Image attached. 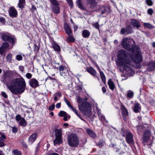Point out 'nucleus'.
<instances>
[{"instance_id": "nucleus-1", "label": "nucleus", "mask_w": 155, "mask_h": 155, "mask_svg": "<svg viewBox=\"0 0 155 155\" xmlns=\"http://www.w3.org/2000/svg\"><path fill=\"white\" fill-rule=\"evenodd\" d=\"M118 60L116 64L118 66L123 68L126 71V73L129 75L133 74L134 72L133 70L127 65L131 64L126 51L124 50H120L118 52Z\"/></svg>"}, {"instance_id": "nucleus-2", "label": "nucleus", "mask_w": 155, "mask_h": 155, "mask_svg": "<svg viewBox=\"0 0 155 155\" xmlns=\"http://www.w3.org/2000/svg\"><path fill=\"white\" fill-rule=\"evenodd\" d=\"M8 87L13 94L17 95L23 93L26 88V83L25 80L22 77L15 78L11 81L10 85Z\"/></svg>"}, {"instance_id": "nucleus-3", "label": "nucleus", "mask_w": 155, "mask_h": 155, "mask_svg": "<svg viewBox=\"0 0 155 155\" xmlns=\"http://www.w3.org/2000/svg\"><path fill=\"white\" fill-rule=\"evenodd\" d=\"M134 40L127 37H125L122 39L121 45L123 48L128 51L131 50V52L137 49L134 47Z\"/></svg>"}, {"instance_id": "nucleus-4", "label": "nucleus", "mask_w": 155, "mask_h": 155, "mask_svg": "<svg viewBox=\"0 0 155 155\" xmlns=\"http://www.w3.org/2000/svg\"><path fill=\"white\" fill-rule=\"evenodd\" d=\"M79 110L85 115L88 117L91 115V107L90 104L88 102L84 101L81 104L78 105Z\"/></svg>"}, {"instance_id": "nucleus-5", "label": "nucleus", "mask_w": 155, "mask_h": 155, "mask_svg": "<svg viewBox=\"0 0 155 155\" xmlns=\"http://www.w3.org/2000/svg\"><path fill=\"white\" fill-rule=\"evenodd\" d=\"M130 57L132 60L136 64H139L142 61V58L139 49H136L132 52V54Z\"/></svg>"}, {"instance_id": "nucleus-6", "label": "nucleus", "mask_w": 155, "mask_h": 155, "mask_svg": "<svg viewBox=\"0 0 155 155\" xmlns=\"http://www.w3.org/2000/svg\"><path fill=\"white\" fill-rule=\"evenodd\" d=\"M69 146L72 147H75L79 144L78 139L76 134H71L67 138Z\"/></svg>"}, {"instance_id": "nucleus-7", "label": "nucleus", "mask_w": 155, "mask_h": 155, "mask_svg": "<svg viewBox=\"0 0 155 155\" xmlns=\"http://www.w3.org/2000/svg\"><path fill=\"white\" fill-rule=\"evenodd\" d=\"M62 130L61 128L55 129L54 130L55 139L53 142L54 145L56 144H60L62 142Z\"/></svg>"}, {"instance_id": "nucleus-8", "label": "nucleus", "mask_w": 155, "mask_h": 155, "mask_svg": "<svg viewBox=\"0 0 155 155\" xmlns=\"http://www.w3.org/2000/svg\"><path fill=\"white\" fill-rule=\"evenodd\" d=\"M2 38L4 41H8L13 43L15 42V39L12 37L11 35L8 33H3L2 34Z\"/></svg>"}, {"instance_id": "nucleus-9", "label": "nucleus", "mask_w": 155, "mask_h": 155, "mask_svg": "<svg viewBox=\"0 0 155 155\" xmlns=\"http://www.w3.org/2000/svg\"><path fill=\"white\" fill-rule=\"evenodd\" d=\"M97 11L101 15L105 13L107 14L110 12V9L108 7L103 5L100 6L99 9L97 10Z\"/></svg>"}, {"instance_id": "nucleus-10", "label": "nucleus", "mask_w": 155, "mask_h": 155, "mask_svg": "<svg viewBox=\"0 0 155 155\" xmlns=\"http://www.w3.org/2000/svg\"><path fill=\"white\" fill-rule=\"evenodd\" d=\"M29 83L30 86L33 88L39 86L38 81L35 78L31 79L29 81Z\"/></svg>"}, {"instance_id": "nucleus-11", "label": "nucleus", "mask_w": 155, "mask_h": 155, "mask_svg": "<svg viewBox=\"0 0 155 155\" xmlns=\"http://www.w3.org/2000/svg\"><path fill=\"white\" fill-rule=\"evenodd\" d=\"M126 140L129 144H133L134 143L133 136L131 133L129 132L127 133L126 137Z\"/></svg>"}, {"instance_id": "nucleus-12", "label": "nucleus", "mask_w": 155, "mask_h": 155, "mask_svg": "<svg viewBox=\"0 0 155 155\" xmlns=\"http://www.w3.org/2000/svg\"><path fill=\"white\" fill-rule=\"evenodd\" d=\"M86 70L92 75L94 77L97 78L98 79H99L98 78L97 75V73L96 71L92 67H87Z\"/></svg>"}, {"instance_id": "nucleus-13", "label": "nucleus", "mask_w": 155, "mask_h": 155, "mask_svg": "<svg viewBox=\"0 0 155 155\" xmlns=\"http://www.w3.org/2000/svg\"><path fill=\"white\" fill-rule=\"evenodd\" d=\"M8 46L9 45L7 43H3L2 47L0 48V54H3L5 52Z\"/></svg>"}, {"instance_id": "nucleus-14", "label": "nucleus", "mask_w": 155, "mask_h": 155, "mask_svg": "<svg viewBox=\"0 0 155 155\" xmlns=\"http://www.w3.org/2000/svg\"><path fill=\"white\" fill-rule=\"evenodd\" d=\"M130 23L132 26L137 28H139L140 26V24L139 22L134 19L131 20Z\"/></svg>"}, {"instance_id": "nucleus-15", "label": "nucleus", "mask_w": 155, "mask_h": 155, "mask_svg": "<svg viewBox=\"0 0 155 155\" xmlns=\"http://www.w3.org/2000/svg\"><path fill=\"white\" fill-rule=\"evenodd\" d=\"M9 15L11 17H15L17 15V12L16 9L13 7L10 8L9 10Z\"/></svg>"}, {"instance_id": "nucleus-16", "label": "nucleus", "mask_w": 155, "mask_h": 155, "mask_svg": "<svg viewBox=\"0 0 155 155\" xmlns=\"http://www.w3.org/2000/svg\"><path fill=\"white\" fill-rule=\"evenodd\" d=\"M121 108L122 110L123 117L124 120H126L128 115V112L124 106H122Z\"/></svg>"}, {"instance_id": "nucleus-17", "label": "nucleus", "mask_w": 155, "mask_h": 155, "mask_svg": "<svg viewBox=\"0 0 155 155\" xmlns=\"http://www.w3.org/2000/svg\"><path fill=\"white\" fill-rule=\"evenodd\" d=\"M37 137V134L34 133L31 135L29 137L28 142L30 144H32L36 140Z\"/></svg>"}, {"instance_id": "nucleus-18", "label": "nucleus", "mask_w": 155, "mask_h": 155, "mask_svg": "<svg viewBox=\"0 0 155 155\" xmlns=\"http://www.w3.org/2000/svg\"><path fill=\"white\" fill-rule=\"evenodd\" d=\"M86 132L87 134L91 137L94 138L96 137L95 133L89 128H87L86 130Z\"/></svg>"}, {"instance_id": "nucleus-19", "label": "nucleus", "mask_w": 155, "mask_h": 155, "mask_svg": "<svg viewBox=\"0 0 155 155\" xmlns=\"http://www.w3.org/2000/svg\"><path fill=\"white\" fill-rule=\"evenodd\" d=\"M64 29L68 35H72L71 29L69 25L67 24H65L64 26Z\"/></svg>"}, {"instance_id": "nucleus-20", "label": "nucleus", "mask_w": 155, "mask_h": 155, "mask_svg": "<svg viewBox=\"0 0 155 155\" xmlns=\"http://www.w3.org/2000/svg\"><path fill=\"white\" fill-rule=\"evenodd\" d=\"M155 69V62L151 61L148 65L147 70L152 71Z\"/></svg>"}, {"instance_id": "nucleus-21", "label": "nucleus", "mask_w": 155, "mask_h": 155, "mask_svg": "<svg viewBox=\"0 0 155 155\" xmlns=\"http://www.w3.org/2000/svg\"><path fill=\"white\" fill-rule=\"evenodd\" d=\"M90 35V32L86 29L83 30L82 32V35L84 38L89 37Z\"/></svg>"}, {"instance_id": "nucleus-22", "label": "nucleus", "mask_w": 155, "mask_h": 155, "mask_svg": "<svg viewBox=\"0 0 155 155\" xmlns=\"http://www.w3.org/2000/svg\"><path fill=\"white\" fill-rule=\"evenodd\" d=\"M141 110V106L139 103H136L134 104V111L135 113H137Z\"/></svg>"}, {"instance_id": "nucleus-23", "label": "nucleus", "mask_w": 155, "mask_h": 155, "mask_svg": "<svg viewBox=\"0 0 155 155\" xmlns=\"http://www.w3.org/2000/svg\"><path fill=\"white\" fill-rule=\"evenodd\" d=\"M108 84L111 90H113L114 89L115 86L114 82L112 81L111 79H110L109 80Z\"/></svg>"}, {"instance_id": "nucleus-24", "label": "nucleus", "mask_w": 155, "mask_h": 155, "mask_svg": "<svg viewBox=\"0 0 155 155\" xmlns=\"http://www.w3.org/2000/svg\"><path fill=\"white\" fill-rule=\"evenodd\" d=\"M127 97L128 99H131L133 97L134 95L133 91L131 90H129L127 91Z\"/></svg>"}, {"instance_id": "nucleus-25", "label": "nucleus", "mask_w": 155, "mask_h": 155, "mask_svg": "<svg viewBox=\"0 0 155 155\" xmlns=\"http://www.w3.org/2000/svg\"><path fill=\"white\" fill-rule=\"evenodd\" d=\"M52 9L53 12L56 14H58L60 12V9L58 5L53 6Z\"/></svg>"}, {"instance_id": "nucleus-26", "label": "nucleus", "mask_w": 155, "mask_h": 155, "mask_svg": "<svg viewBox=\"0 0 155 155\" xmlns=\"http://www.w3.org/2000/svg\"><path fill=\"white\" fill-rule=\"evenodd\" d=\"M25 2V0H19V2L18 4V7L21 8H23Z\"/></svg>"}, {"instance_id": "nucleus-27", "label": "nucleus", "mask_w": 155, "mask_h": 155, "mask_svg": "<svg viewBox=\"0 0 155 155\" xmlns=\"http://www.w3.org/2000/svg\"><path fill=\"white\" fill-rule=\"evenodd\" d=\"M52 47L55 50L59 51L60 50V48L59 46L56 44L54 43H53Z\"/></svg>"}, {"instance_id": "nucleus-28", "label": "nucleus", "mask_w": 155, "mask_h": 155, "mask_svg": "<svg viewBox=\"0 0 155 155\" xmlns=\"http://www.w3.org/2000/svg\"><path fill=\"white\" fill-rule=\"evenodd\" d=\"M12 73L11 71H6L4 73V78L5 79L6 78L10 77L12 75Z\"/></svg>"}, {"instance_id": "nucleus-29", "label": "nucleus", "mask_w": 155, "mask_h": 155, "mask_svg": "<svg viewBox=\"0 0 155 155\" xmlns=\"http://www.w3.org/2000/svg\"><path fill=\"white\" fill-rule=\"evenodd\" d=\"M68 37L67 38V41L69 42H73L74 41L75 39L72 36V34L68 35Z\"/></svg>"}, {"instance_id": "nucleus-30", "label": "nucleus", "mask_w": 155, "mask_h": 155, "mask_svg": "<svg viewBox=\"0 0 155 155\" xmlns=\"http://www.w3.org/2000/svg\"><path fill=\"white\" fill-rule=\"evenodd\" d=\"M143 25L144 27L148 28H154V26L149 23H144Z\"/></svg>"}, {"instance_id": "nucleus-31", "label": "nucleus", "mask_w": 155, "mask_h": 155, "mask_svg": "<svg viewBox=\"0 0 155 155\" xmlns=\"http://www.w3.org/2000/svg\"><path fill=\"white\" fill-rule=\"evenodd\" d=\"M150 139V136L148 135H147L146 134H144L143 136V141L145 143H147L148 142Z\"/></svg>"}, {"instance_id": "nucleus-32", "label": "nucleus", "mask_w": 155, "mask_h": 155, "mask_svg": "<svg viewBox=\"0 0 155 155\" xmlns=\"http://www.w3.org/2000/svg\"><path fill=\"white\" fill-rule=\"evenodd\" d=\"M100 73L101 78L102 81L104 83L105 82L106 78L103 72L102 71H100Z\"/></svg>"}, {"instance_id": "nucleus-33", "label": "nucleus", "mask_w": 155, "mask_h": 155, "mask_svg": "<svg viewBox=\"0 0 155 155\" xmlns=\"http://www.w3.org/2000/svg\"><path fill=\"white\" fill-rule=\"evenodd\" d=\"M126 32L127 33V34H130L133 32L132 28L130 26H127L126 28Z\"/></svg>"}, {"instance_id": "nucleus-34", "label": "nucleus", "mask_w": 155, "mask_h": 155, "mask_svg": "<svg viewBox=\"0 0 155 155\" xmlns=\"http://www.w3.org/2000/svg\"><path fill=\"white\" fill-rule=\"evenodd\" d=\"M19 124L21 126H25L26 125V122L24 118H22V119L20 121Z\"/></svg>"}, {"instance_id": "nucleus-35", "label": "nucleus", "mask_w": 155, "mask_h": 155, "mask_svg": "<svg viewBox=\"0 0 155 155\" xmlns=\"http://www.w3.org/2000/svg\"><path fill=\"white\" fill-rule=\"evenodd\" d=\"M99 117L100 119L103 122H108V121L106 120L105 117L103 115L100 114L99 115Z\"/></svg>"}, {"instance_id": "nucleus-36", "label": "nucleus", "mask_w": 155, "mask_h": 155, "mask_svg": "<svg viewBox=\"0 0 155 155\" xmlns=\"http://www.w3.org/2000/svg\"><path fill=\"white\" fill-rule=\"evenodd\" d=\"M64 101L65 102L66 104L68 106L71 108L72 106L71 105L70 102L65 97H64Z\"/></svg>"}, {"instance_id": "nucleus-37", "label": "nucleus", "mask_w": 155, "mask_h": 155, "mask_svg": "<svg viewBox=\"0 0 155 155\" xmlns=\"http://www.w3.org/2000/svg\"><path fill=\"white\" fill-rule=\"evenodd\" d=\"M76 3L80 8L81 9L83 8L81 0H77Z\"/></svg>"}, {"instance_id": "nucleus-38", "label": "nucleus", "mask_w": 155, "mask_h": 155, "mask_svg": "<svg viewBox=\"0 0 155 155\" xmlns=\"http://www.w3.org/2000/svg\"><path fill=\"white\" fill-rule=\"evenodd\" d=\"M12 57V55L11 54H8L6 57L7 61L8 62H11Z\"/></svg>"}, {"instance_id": "nucleus-39", "label": "nucleus", "mask_w": 155, "mask_h": 155, "mask_svg": "<svg viewBox=\"0 0 155 155\" xmlns=\"http://www.w3.org/2000/svg\"><path fill=\"white\" fill-rule=\"evenodd\" d=\"M50 1L51 2L53 6L55 5H58L59 3L56 0H50Z\"/></svg>"}, {"instance_id": "nucleus-40", "label": "nucleus", "mask_w": 155, "mask_h": 155, "mask_svg": "<svg viewBox=\"0 0 155 155\" xmlns=\"http://www.w3.org/2000/svg\"><path fill=\"white\" fill-rule=\"evenodd\" d=\"M66 114H67L66 112H65L63 111H60L58 113V115L60 117H61L62 116H64H64H65Z\"/></svg>"}, {"instance_id": "nucleus-41", "label": "nucleus", "mask_w": 155, "mask_h": 155, "mask_svg": "<svg viewBox=\"0 0 155 155\" xmlns=\"http://www.w3.org/2000/svg\"><path fill=\"white\" fill-rule=\"evenodd\" d=\"M60 73L61 76L64 77L66 75V74L67 73V71L66 70H64L60 72Z\"/></svg>"}, {"instance_id": "nucleus-42", "label": "nucleus", "mask_w": 155, "mask_h": 155, "mask_svg": "<svg viewBox=\"0 0 155 155\" xmlns=\"http://www.w3.org/2000/svg\"><path fill=\"white\" fill-rule=\"evenodd\" d=\"M92 25L95 28L99 30V25L98 22H94L93 23Z\"/></svg>"}, {"instance_id": "nucleus-43", "label": "nucleus", "mask_w": 155, "mask_h": 155, "mask_svg": "<svg viewBox=\"0 0 155 155\" xmlns=\"http://www.w3.org/2000/svg\"><path fill=\"white\" fill-rule=\"evenodd\" d=\"M21 116L19 115L18 114L16 116L15 119L17 121H20L22 119Z\"/></svg>"}, {"instance_id": "nucleus-44", "label": "nucleus", "mask_w": 155, "mask_h": 155, "mask_svg": "<svg viewBox=\"0 0 155 155\" xmlns=\"http://www.w3.org/2000/svg\"><path fill=\"white\" fill-rule=\"evenodd\" d=\"M146 2L149 6H151L153 4V2L151 0H146Z\"/></svg>"}, {"instance_id": "nucleus-45", "label": "nucleus", "mask_w": 155, "mask_h": 155, "mask_svg": "<svg viewBox=\"0 0 155 155\" xmlns=\"http://www.w3.org/2000/svg\"><path fill=\"white\" fill-rule=\"evenodd\" d=\"M153 11L152 8H149L147 10V13L148 14L151 15L153 13Z\"/></svg>"}, {"instance_id": "nucleus-46", "label": "nucleus", "mask_w": 155, "mask_h": 155, "mask_svg": "<svg viewBox=\"0 0 155 155\" xmlns=\"http://www.w3.org/2000/svg\"><path fill=\"white\" fill-rule=\"evenodd\" d=\"M4 140L0 137V147H2L4 146Z\"/></svg>"}, {"instance_id": "nucleus-47", "label": "nucleus", "mask_w": 155, "mask_h": 155, "mask_svg": "<svg viewBox=\"0 0 155 155\" xmlns=\"http://www.w3.org/2000/svg\"><path fill=\"white\" fill-rule=\"evenodd\" d=\"M70 117V116L69 115H68V114H66L65 116L64 117V121H67L68 119H69Z\"/></svg>"}, {"instance_id": "nucleus-48", "label": "nucleus", "mask_w": 155, "mask_h": 155, "mask_svg": "<svg viewBox=\"0 0 155 155\" xmlns=\"http://www.w3.org/2000/svg\"><path fill=\"white\" fill-rule=\"evenodd\" d=\"M13 152L15 155H21L20 152L17 150H13Z\"/></svg>"}, {"instance_id": "nucleus-49", "label": "nucleus", "mask_w": 155, "mask_h": 155, "mask_svg": "<svg viewBox=\"0 0 155 155\" xmlns=\"http://www.w3.org/2000/svg\"><path fill=\"white\" fill-rule=\"evenodd\" d=\"M22 56L20 55H17L16 56V59L18 61H20L22 60Z\"/></svg>"}, {"instance_id": "nucleus-50", "label": "nucleus", "mask_w": 155, "mask_h": 155, "mask_svg": "<svg viewBox=\"0 0 155 155\" xmlns=\"http://www.w3.org/2000/svg\"><path fill=\"white\" fill-rule=\"evenodd\" d=\"M26 76L27 78L29 79L32 77V74L29 73H27L26 74Z\"/></svg>"}, {"instance_id": "nucleus-51", "label": "nucleus", "mask_w": 155, "mask_h": 155, "mask_svg": "<svg viewBox=\"0 0 155 155\" xmlns=\"http://www.w3.org/2000/svg\"><path fill=\"white\" fill-rule=\"evenodd\" d=\"M126 32V29H125L124 28H123L121 29L120 31V34L124 35Z\"/></svg>"}, {"instance_id": "nucleus-52", "label": "nucleus", "mask_w": 155, "mask_h": 155, "mask_svg": "<svg viewBox=\"0 0 155 155\" xmlns=\"http://www.w3.org/2000/svg\"><path fill=\"white\" fill-rule=\"evenodd\" d=\"M65 67L63 65H61L59 67V70L60 72L62 71H63L65 70L64 69Z\"/></svg>"}, {"instance_id": "nucleus-53", "label": "nucleus", "mask_w": 155, "mask_h": 155, "mask_svg": "<svg viewBox=\"0 0 155 155\" xmlns=\"http://www.w3.org/2000/svg\"><path fill=\"white\" fill-rule=\"evenodd\" d=\"M67 1L69 6L71 7L73 6L72 0H67Z\"/></svg>"}, {"instance_id": "nucleus-54", "label": "nucleus", "mask_w": 155, "mask_h": 155, "mask_svg": "<svg viewBox=\"0 0 155 155\" xmlns=\"http://www.w3.org/2000/svg\"><path fill=\"white\" fill-rule=\"evenodd\" d=\"M39 48L38 47V46L36 45H34V51L37 52H38L39 50Z\"/></svg>"}, {"instance_id": "nucleus-55", "label": "nucleus", "mask_w": 155, "mask_h": 155, "mask_svg": "<svg viewBox=\"0 0 155 155\" xmlns=\"http://www.w3.org/2000/svg\"><path fill=\"white\" fill-rule=\"evenodd\" d=\"M55 105L54 104H53L51 105L50 106L49 108V109L50 110H53L54 108Z\"/></svg>"}, {"instance_id": "nucleus-56", "label": "nucleus", "mask_w": 155, "mask_h": 155, "mask_svg": "<svg viewBox=\"0 0 155 155\" xmlns=\"http://www.w3.org/2000/svg\"><path fill=\"white\" fill-rule=\"evenodd\" d=\"M99 145L101 147H102L104 145V143L102 140H100L99 142Z\"/></svg>"}, {"instance_id": "nucleus-57", "label": "nucleus", "mask_w": 155, "mask_h": 155, "mask_svg": "<svg viewBox=\"0 0 155 155\" xmlns=\"http://www.w3.org/2000/svg\"><path fill=\"white\" fill-rule=\"evenodd\" d=\"M82 101V99L79 97H78L77 98V101L79 103H80Z\"/></svg>"}, {"instance_id": "nucleus-58", "label": "nucleus", "mask_w": 155, "mask_h": 155, "mask_svg": "<svg viewBox=\"0 0 155 155\" xmlns=\"http://www.w3.org/2000/svg\"><path fill=\"white\" fill-rule=\"evenodd\" d=\"M87 2L89 3L93 4L95 2V0H87Z\"/></svg>"}, {"instance_id": "nucleus-59", "label": "nucleus", "mask_w": 155, "mask_h": 155, "mask_svg": "<svg viewBox=\"0 0 155 155\" xmlns=\"http://www.w3.org/2000/svg\"><path fill=\"white\" fill-rule=\"evenodd\" d=\"M2 96L5 98L7 97V95L6 94V93L5 92H2Z\"/></svg>"}, {"instance_id": "nucleus-60", "label": "nucleus", "mask_w": 155, "mask_h": 155, "mask_svg": "<svg viewBox=\"0 0 155 155\" xmlns=\"http://www.w3.org/2000/svg\"><path fill=\"white\" fill-rule=\"evenodd\" d=\"M1 137H2V138L4 140L6 139V137L4 134L1 133Z\"/></svg>"}, {"instance_id": "nucleus-61", "label": "nucleus", "mask_w": 155, "mask_h": 155, "mask_svg": "<svg viewBox=\"0 0 155 155\" xmlns=\"http://www.w3.org/2000/svg\"><path fill=\"white\" fill-rule=\"evenodd\" d=\"M12 131L14 133H16L17 131V129L15 127H13L12 128Z\"/></svg>"}, {"instance_id": "nucleus-62", "label": "nucleus", "mask_w": 155, "mask_h": 155, "mask_svg": "<svg viewBox=\"0 0 155 155\" xmlns=\"http://www.w3.org/2000/svg\"><path fill=\"white\" fill-rule=\"evenodd\" d=\"M20 70L22 72H23L24 70V68L23 66H20L19 67Z\"/></svg>"}, {"instance_id": "nucleus-63", "label": "nucleus", "mask_w": 155, "mask_h": 155, "mask_svg": "<svg viewBox=\"0 0 155 155\" xmlns=\"http://www.w3.org/2000/svg\"><path fill=\"white\" fill-rule=\"evenodd\" d=\"M61 106V103H58L56 105V107L57 108H59Z\"/></svg>"}, {"instance_id": "nucleus-64", "label": "nucleus", "mask_w": 155, "mask_h": 155, "mask_svg": "<svg viewBox=\"0 0 155 155\" xmlns=\"http://www.w3.org/2000/svg\"><path fill=\"white\" fill-rule=\"evenodd\" d=\"M75 114L79 117L80 118L81 120H83V119L81 117V115L80 114L78 113V111Z\"/></svg>"}]
</instances>
